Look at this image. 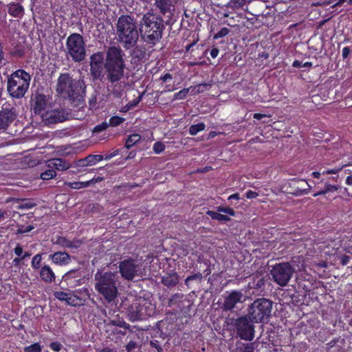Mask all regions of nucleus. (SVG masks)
<instances>
[{
  "instance_id": "obj_35",
  "label": "nucleus",
  "mask_w": 352,
  "mask_h": 352,
  "mask_svg": "<svg viewBox=\"0 0 352 352\" xmlns=\"http://www.w3.org/2000/svg\"><path fill=\"white\" fill-rule=\"evenodd\" d=\"M86 157L89 166H93L104 159L102 155H89Z\"/></svg>"
},
{
  "instance_id": "obj_50",
  "label": "nucleus",
  "mask_w": 352,
  "mask_h": 352,
  "mask_svg": "<svg viewBox=\"0 0 352 352\" xmlns=\"http://www.w3.org/2000/svg\"><path fill=\"white\" fill-rule=\"evenodd\" d=\"M36 204L30 201H24L19 206V209H31L34 208Z\"/></svg>"
},
{
  "instance_id": "obj_44",
  "label": "nucleus",
  "mask_w": 352,
  "mask_h": 352,
  "mask_svg": "<svg viewBox=\"0 0 352 352\" xmlns=\"http://www.w3.org/2000/svg\"><path fill=\"white\" fill-rule=\"evenodd\" d=\"M199 263H204L206 266V269L204 271V274L205 276H207L211 274V268H210V261L207 258H201L200 256L198 258Z\"/></svg>"
},
{
  "instance_id": "obj_40",
  "label": "nucleus",
  "mask_w": 352,
  "mask_h": 352,
  "mask_svg": "<svg viewBox=\"0 0 352 352\" xmlns=\"http://www.w3.org/2000/svg\"><path fill=\"white\" fill-rule=\"evenodd\" d=\"M56 175L55 170L53 168L48 169L41 174V178L43 180H48L54 178Z\"/></svg>"
},
{
  "instance_id": "obj_9",
  "label": "nucleus",
  "mask_w": 352,
  "mask_h": 352,
  "mask_svg": "<svg viewBox=\"0 0 352 352\" xmlns=\"http://www.w3.org/2000/svg\"><path fill=\"white\" fill-rule=\"evenodd\" d=\"M228 320L230 321L228 324L233 327L236 335L241 340L252 341L254 338V322L251 321L250 317L248 314Z\"/></svg>"
},
{
  "instance_id": "obj_16",
  "label": "nucleus",
  "mask_w": 352,
  "mask_h": 352,
  "mask_svg": "<svg viewBox=\"0 0 352 352\" xmlns=\"http://www.w3.org/2000/svg\"><path fill=\"white\" fill-rule=\"evenodd\" d=\"M242 296L241 292L238 290L227 292V294L223 296L224 299L221 309L225 311L232 310L236 305L241 301Z\"/></svg>"
},
{
  "instance_id": "obj_13",
  "label": "nucleus",
  "mask_w": 352,
  "mask_h": 352,
  "mask_svg": "<svg viewBox=\"0 0 352 352\" xmlns=\"http://www.w3.org/2000/svg\"><path fill=\"white\" fill-rule=\"evenodd\" d=\"M16 117L15 107L9 102L4 103L0 110V130L6 129Z\"/></svg>"
},
{
  "instance_id": "obj_62",
  "label": "nucleus",
  "mask_w": 352,
  "mask_h": 352,
  "mask_svg": "<svg viewBox=\"0 0 352 352\" xmlns=\"http://www.w3.org/2000/svg\"><path fill=\"white\" fill-rule=\"evenodd\" d=\"M239 199H240L239 194L237 192V193H234V194L230 195L228 198V200L229 201H230L231 204H232V200H234L236 202H238Z\"/></svg>"
},
{
  "instance_id": "obj_57",
  "label": "nucleus",
  "mask_w": 352,
  "mask_h": 352,
  "mask_svg": "<svg viewBox=\"0 0 352 352\" xmlns=\"http://www.w3.org/2000/svg\"><path fill=\"white\" fill-rule=\"evenodd\" d=\"M217 220L220 222L229 221H230V218L227 215H225V214H221L220 212H219L218 215H217Z\"/></svg>"
},
{
  "instance_id": "obj_38",
  "label": "nucleus",
  "mask_w": 352,
  "mask_h": 352,
  "mask_svg": "<svg viewBox=\"0 0 352 352\" xmlns=\"http://www.w3.org/2000/svg\"><path fill=\"white\" fill-rule=\"evenodd\" d=\"M189 92L190 89L184 88L173 95V100H183L186 98Z\"/></svg>"
},
{
  "instance_id": "obj_60",
  "label": "nucleus",
  "mask_w": 352,
  "mask_h": 352,
  "mask_svg": "<svg viewBox=\"0 0 352 352\" xmlns=\"http://www.w3.org/2000/svg\"><path fill=\"white\" fill-rule=\"evenodd\" d=\"M351 52V50L349 47H344L342 50V56L343 59H346L348 58Z\"/></svg>"
},
{
  "instance_id": "obj_53",
  "label": "nucleus",
  "mask_w": 352,
  "mask_h": 352,
  "mask_svg": "<svg viewBox=\"0 0 352 352\" xmlns=\"http://www.w3.org/2000/svg\"><path fill=\"white\" fill-rule=\"evenodd\" d=\"M125 347L127 352H131L137 347V344L135 341L131 340L126 344Z\"/></svg>"
},
{
  "instance_id": "obj_54",
  "label": "nucleus",
  "mask_w": 352,
  "mask_h": 352,
  "mask_svg": "<svg viewBox=\"0 0 352 352\" xmlns=\"http://www.w3.org/2000/svg\"><path fill=\"white\" fill-rule=\"evenodd\" d=\"M258 196V193L253 191L252 190H248L245 192V197L247 199H255Z\"/></svg>"
},
{
  "instance_id": "obj_3",
  "label": "nucleus",
  "mask_w": 352,
  "mask_h": 352,
  "mask_svg": "<svg viewBox=\"0 0 352 352\" xmlns=\"http://www.w3.org/2000/svg\"><path fill=\"white\" fill-rule=\"evenodd\" d=\"M138 23L134 16L122 14L116 23V34L118 41L124 48L129 50L136 45L139 38Z\"/></svg>"
},
{
  "instance_id": "obj_27",
  "label": "nucleus",
  "mask_w": 352,
  "mask_h": 352,
  "mask_svg": "<svg viewBox=\"0 0 352 352\" xmlns=\"http://www.w3.org/2000/svg\"><path fill=\"white\" fill-rule=\"evenodd\" d=\"M154 4L157 7L160 12L165 14L170 10V8L171 6L170 0H154Z\"/></svg>"
},
{
  "instance_id": "obj_25",
  "label": "nucleus",
  "mask_w": 352,
  "mask_h": 352,
  "mask_svg": "<svg viewBox=\"0 0 352 352\" xmlns=\"http://www.w3.org/2000/svg\"><path fill=\"white\" fill-rule=\"evenodd\" d=\"M345 165L336 166L333 168H326L324 167H320L319 168L318 171H314L312 173V176L314 178L319 179L320 175H324L327 174H337L338 172H340L342 169V168Z\"/></svg>"
},
{
  "instance_id": "obj_1",
  "label": "nucleus",
  "mask_w": 352,
  "mask_h": 352,
  "mask_svg": "<svg viewBox=\"0 0 352 352\" xmlns=\"http://www.w3.org/2000/svg\"><path fill=\"white\" fill-rule=\"evenodd\" d=\"M125 54L119 46H111L104 58L102 52L90 56V73L94 80L106 82L107 87L116 98H121L125 88Z\"/></svg>"
},
{
  "instance_id": "obj_49",
  "label": "nucleus",
  "mask_w": 352,
  "mask_h": 352,
  "mask_svg": "<svg viewBox=\"0 0 352 352\" xmlns=\"http://www.w3.org/2000/svg\"><path fill=\"white\" fill-rule=\"evenodd\" d=\"M340 263L343 265H347L351 260V256L346 254H341L338 256Z\"/></svg>"
},
{
  "instance_id": "obj_45",
  "label": "nucleus",
  "mask_w": 352,
  "mask_h": 352,
  "mask_svg": "<svg viewBox=\"0 0 352 352\" xmlns=\"http://www.w3.org/2000/svg\"><path fill=\"white\" fill-rule=\"evenodd\" d=\"M165 148L166 146L162 142L158 141L153 144V150L155 154H160L165 150Z\"/></svg>"
},
{
  "instance_id": "obj_14",
  "label": "nucleus",
  "mask_w": 352,
  "mask_h": 352,
  "mask_svg": "<svg viewBox=\"0 0 352 352\" xmlns=\"http://www.w3.org/2000/svg\"><path fill=\"white\" fill-rule=\"evenodd\" d=\"M31 110L35 115H41L45 111L47 104V98L42 92L36 91L31 98Z\"/></svg>"
},
{
  "instance_id": "obj_28",
  "label": "nucleus",
  "mask_w": 352,
  "mask_h": 352,
  "mask_svg": "<svg viewBox=\"0 0 352 352\" xmlns=\"http://www.w3.org/2000/svg\"><path fill=\"white\" fill-rule=\"evenodd\" d=\"M67 304L72 306V307H77L83 305L85 302V300H82L81 298L78 297V296L75 294H69L67 300L66 301Z\"/></svg>"
},
{
  "instance_id": "obj_64",
  "label": "nucleus",
  "mask_w": 352,
  "mask_h": 352,
  "mask_svg": "<svg viewBox=\"0 0 352 352\" xmlns=\"http://www.w3.org/2000/svg\"><path fill=\"white\" fill-rule=\"evenodd\" d=\"M219 53V50L217 47H212L210 52V54L212 58H215L217 57Z\"/></svg>"
},
{
  "instance_id": "obj_39",
  "label": "nucleus",
  "mask_w": 352,
  "mask_h": 352,
  "mask_svg": "<svg viewBox=\"0 0 352 352\" xmlns=\"http://www.w3.org/2000/svg\"><path fill=\"white\" fill-rule=\"evenodd\" d=\"M17 228H18L16 230V234H22L27 233V232L32 231L33 229H34V226H33V225H29V226L18 225Z\"/></svg>"
},
{
  "instance_id": "obj_47",
  "label": "nucleus",
  "mask_w": 352,
  "mask_h": 352,
  "mask_svg": "<svg viewBox=\"0 0 352 352\" xmlns=\"http://www.w3.org/2000/svg\"><path fill=\"white\" fill-rule=\"evenodd\" d=\"M197 89L195 92L200 94V93H203L207 90H209L212 85L210 83L204 82V83H200V84L197 85Z\"/></svg>"
},
{
  "instance_id": "obj_24",
  "label": "nucleus",
  "mask_w": 352,
  "mask_h": 352,
  "mask_svg": "<svg viewBox=\"0 0 352 352\" xmlns=\"http://www.w3.org/2000/svg\"><path fill=\"white\" fill-rule=\"evenodd\" d=\"M179 281V276L177 272L166 274L162 278V283L168 287L176 286Z\"/></svg>"
},
{
  "instance_id": "obj_7",
  "label": "nucleus",
  "mask_w": 352,
  "mask_h": 352,
  "mask_svg": "<svg viewBox=\"0 0 352 352\" xmlns=\"http://www.w3.org/2000/svg\"><path fill=\"white\" fill-rule=\"evenodd\" d=\"M273 302L267 298L255 300L248 309V315L255 323L267 324L272 316Z\"/></svg>"
},
{
  "instance_id": "obj_22",
  "label": "nucleus",
  "mask_w": 352,
  "mask_h": 352,
  "mask_svg": "<svg viewBox=\"0 0 352 352\" xmlns=\"http://www.w3.org/2000/svg\"><path fill=\"white\" fill-rule=\"evenodd\" d=\"M41 279L47 283H51L55 281L56 276L52 269L48 265H43L39 272Z\"/></svg>"
},
{
  "instance_id": "obj_2",
  "label": "nucleus",
  "mask_w": 352,
  "mask_h": 352,
  "mask_svg": "<svg viewBox=\"0 0 352 352\" xmlns=\"http://www.w3.org/2000/svg\"><path fill=\"white\" fill-rule=\"evenodd\" d=\"M86 87L83 79H74L69 73L60 74L57 80L56 91L72 102L84 100Z\"/></svg>"
},
{
  "instance_id": "obj_37",
  "label": "nucleus",
  "mask_w": 352,
  "mask_h": 352,
  "mask_svg": "<svg viewBox=\"0 0 352 352\" xmlns=\"http://www.w3.org/2000/svg\"><path fill=\"white\" fill-rule=\"evenodd\" d=\"M203 278V274L201 272H198L197 274H194L192 275L187 276V278L185 279V285L188 287V288L190 287V282L191 280H198L199 282H201Z\"/></svg>"
},
{
  "instance_id": "obj_12",
  "label": "nucleus",
  "mask_w": 352,
  "mask_h": 352,
  "mask_svg": "<svg viewBox=\"0 0 352 352\" xmlns=\"http://www.w3.org/2000/svg\"><path fill=\"white\" fill-rule=\"evenodd\" d=\"M315 188L316 191L313 194L314 197L324 195V197L329 201H332L337 197V196L335 195V193L339 189L342 191V193L346 194L348 196L349 195L346 188H342L339 185L331 184L328 180L322 179L320 183L315 186Z\"/></svg>"
},
{
  "instance_id": "obj_20",
  "label": "nucleus",
  "mask_w": 352,
  "mask_h": 352,
  "mask_svg": "<svg viewBox=\"0 0 352 352\" xmlns=\"http://www.w3.org/2000/svg\"><path fill=\"white\" fill-rule=\"evenodd\" d=\"M6 6L8 14L14 18L21 19L25 14V8L19 3L11 2Z\"/></svg>"
},
{
  "instance_id": "obj_34",
  "label": "nucleus",
  "mask_w": 352,
  "mask_h": 352,
  "mask_svg": "<svg viewBox=\"0 0 352 352\" xmlns=\"http://www.w3.org/2000/svg\"><path fill=\"white\" fill-rule=\"evenodd\" d=\"M42 254H36L32 260L31 266L34 270H38L41 268Z\"/></svg>"
},
{
  "instance_id": "obj_29",
  "label": "nucleus",
  "mask_w": 352,
  "mask_h": 352,
  "mask_svg": "<svg viewBox=\"0 0 352 352\" xmlns=\"http://www.w3.org/2000/svg\"><path fill=\"white\" fill-rule=\"evenodd\" d=\"M140 135L138 133H133L129 135L125 142V147L127 149L131 148L133 145L140 140Z\"/></svg>"
},
{
  "instance_id": "obj_30",
  "label": "nucleus",
  "mask_w": 352,
  "mask_h": 352,
  "mask_svg": "<svg viewBox=\"0 0 352 352\" xmlns=\"http://www.w3.org/2000/svg\"><path fill=\"white\" fill-rule=\"evenodd\" d=\"M253 343H239L236 345V352H254Z\"/></svg>"
},
{
  "instance_id": "obj_26",
  "label": "nucleus",
  "mask_w": 352,
  "mask_h": 352,
  "mask_svg": "<svg viewBox=\"0 0 352 352\" xmlns=\"http://www.w3.org/2000/svg\"><path fill=\"white\" fill-rule=\"evenodd\" d=\"M311 276L305 274H300L296 276V283L299 287H302L305 292L309 291L311 283L309 280Z\"/></svg>"
},
{
  "instance_id": "obj_8",
  "label": "nucleus",
  "mask_w": 352,
  "mask_h": 352,
  "mask_svg": "<svg viewBox=\"0 0 352 352\" xmlns=\"http://www.w3.org/2000/svg\"><path fill=\"white\" fill-rule=\"evenodd\" d=\"M155 305L150 300L142 297H136L128 307L127 311L130 320H144L155 313Z\"/></svg>"
},
{
  "instance_id": "obj_4",
  "label": "nucleus",
  "mask_w": 352,
  "mask_h": 352,
  "mask_svg": "<svg viewBox=\"0 0 352 352\" xmlns=\"http://www.w3.org/2000/svg\"><path fill=\"white\" fill-rule=\"evenodd\" d=\"M165 26L160 15L147 12L140 22V32L143 39L149 44L155 45L162 36Z\"/></svg>"
},
{
  "instance_id": "obj_23",
  "label": "nucleus",
  "mask_w": 352,
  "mask_h": 352,
  "mask_svg": "<svg viewBox=\"0 0 352 352\" xmlns=\"http://www.w3.org/2000/svg\"><path fill=\"white\" fill-rule=\"evenodd\" d=\"M50 256L52 262L56 265H64L71 262V256L66 252H56Z\"/></svg>"
},
{
  "instance_id": "obj_11",
  "label": "nucleus",
  "mask_w": 352,
  "mask_h": 352,
  "mask_svg": "<svg viewBox=\"0 0 352 352\" xmlns=\"http://www.w3.org/2000/svg\"><path fill=\"white\" fill-rule=\"evenodd\" d=\"M294 268L289 262H282L272 266L270 274L272 280L281 287L286 286L294 273Z\"/></svg>"
},
{
  "instance_id": "obj_51",
  "label": "nucleus",
  "mask_w": 352,
  "mask_h": 352,
  "mask_svg": "<svg viewBox=\"0 0 352 352\" xmlns=\"http://www.w3.org/2000/svg\"><path fill=\"white\" fill-rule=\"evenodd\" d=\"M69 294L64 292H56L54 294L55 297L60 301H67Z\"/></svg>"
},
{
  "instance_id": "obj_59",
  "label": "nucleus",
  "mask_w": 352,
  "mask_h": 352,
  "mask_svg": "<svg viewBox=\"0 0 352 352\" xmlns=\"http://www.w3.org/2000/svg\"><path fill=\"white\" fill-rule=\"evenodd\" d=\"M69 186L73 189H80L82 188V182H70Z\"/></svg>"
},
{
  "instance_id": "obj_61",
  "label": "nucleus",
  "mask_w": 352,
  "mask_h": 352,
  "mask_svg": "<svg viewBox=\"0 0 352 352\" xmlns=\"http://www.w3.org/2000/svg\"><path fill=\"white\" fill-rule=\"evenodd\" d=\"M218 213H219V212L217 210V212H215L213 210H208L206 212V214L208 215L209 217H210L211 219L213 220H217Z\"/></svg>"
},
{
  "instance_id": "obj_31",
  "label": "nucleus",
  "mask_w": 352,
  "mask_h": 352,
  "mask_svg": "<svg viewBox=\"0 0 352 352\" xmlns=\"http://www.w3.org/2000/svg\"><path fill=\"white\" fill-rule=\"evenodd\" d=\"M206 128V124L204 122H200L196 124H192L189 128V133L191 135H195L199 132L204 131Z\"/></svg>"
},
{
  "instance_id": "obj_18",
  "label": "nucleus",
  "mask_w": 352,
  "mask_h": 352,
  "mask_svg": "<svg viewBox=\"0 0 352 352\" xmlns=\"http://www.w3.org/2000/svg\"><path fill=\"white\" fill-rule=\"evenodd\" d=\"M47 166L57 170L63 171L69 169L72 165L69 162L65 159L53 158L47 161Z\"/></svg>"
},
{
  "instance_id": "obj_41",
  "label": "nucleus",
  "mask_w": 352,
  "mask_h": 352,
  "mask_svg": "<svg viewBox=\"0 0 352 352\" xmlns=\"http://www.w3.org/2000/svg\"><path fill=\"white\" fill-rule=\"evenodd\" d=\"M109 127V124L106 121L96 125L92 130V135L105 131Z\"/></svg>"
},
{
  "instance_id": "obj_43",
  "label": "nucleus",
  "mask_w": 352,
  "mask_h": 352,
  "mask_svg": "<svg viewBox=\"0 0 352 352\" xmlns=\"http://www.w3.org/2000/svg\"><path fill=\"white\" fill-rule=\"evenodd\" d=\"M217 210L219 212H223L232 217H234L236 215V212L230 207H224L220 206L217 207Z\"/></svg>"
},
{
  "instance_id": "obj_48",
  "label": "nucleus",
  "mask_w": 352,
  "mask_h": 352,
  "mask_svg": "<svg viewBox=\"0 0 352 352\" xmlns=\"http://www.w3.org/2000/svg\"><path fill=\"white\" fill-rule=\"evenodd\" d=\"M97 96L96 94H93L89 99V106L90 109H97Z\"/></svg>"
},
{
  "instance_id": "obj_19",
  "label": "nucleus",
  "mask_w": 352,
  "mask_h": 352,
  "mask_svg": "<svg viewBox=\"0 0 352 352\" xmlns=\"http://www.w3.org/2000/svg\"><path fill=\"white\" fill-rule=\"evenodd\" d=\"M293 187L294 190L292 193L296 196L307 195L310 189V186L304 179L294 180Z\"/></svg>"
},
{
  "instance_id": "obj_58",
  "label": "nucleus",
  "mask_w": 352,
  "mask_h": 352,
  "mask_svg": "<svg viewBox=\"0 0 352 352\" xmlns=\"http://www.w3.org/2000/svg\"><path fill=\"white\" fill-rule=\"evenodd\" d=\"M25 54V52L22 49H16L12 52V55L17 57H23Z\"/></svg>"
},
{
  "instance_id": "obj_46",
  "label": "nucleus",
  "mask_w": 352,
  "mask_h": 352,
  "mask_svg": "<svg viewBox=\"0 0 352 352\" xmlns=\"http://www.w3.org/2000/svg\"><path fill=\"white\" fill-rule=\"evenodd\" d=\"M230 32L228 28H223L214 35V39H218L227 36Z\"/></svg>"
},
{
  "instance_id": "obj_6",
  "label": "nucleus",
  "mask_w": 352,
  "mask_h": 352,
  "mask_svg": "<svg viewBox=\"0 0 352 352\" xmlns=\"http://www.w3.org/2000/svg\"><path fill=\"white\" fill-rule=\"evenodd\" d=\"M31 76L25 70L19 69L8 77L7 91L12 98L21 99L28 91Z\"/></svg>"
},
{
  "instance_id": "obj_33",
  "label": "nucleus",
  "mask_w": 352,
  "mask_h": 352,
  "mask_svg": "<svg viewBox=\"0 0 352 352\" xmlns=\"http://www.w3.org/2000/svg\"><path fill=\"white\" fill-rule=\"evenodd\" d=\"M265 283V279L264 277H259L256 276L253 278L252 287L257 289H261L264 287Z\"/></svg>"
},
{
  "instance_id": "obj_21",
  "label": "nucleus",
  "mask_w": 352,
  "mask_h": 352,
  "mask_svg": "<svg viewBox=\"0 0 352 352\" xmlns=\"http://www.w3.org/2000/svg\"><path fill=\"white\" fill-rule=\"evenodd\" d=\"M55 243L63 248L69 249H78L82 245V242L78 239H74L71 241L65 236H60L57 237Z\"/></svg>"
},
{
  "instance_id": "obj_42",
  "label": "nucleus",
  "mask_w": 352,
  "mask_h": 352,
  "mask_svg": "<svg viewBox=\"0 0 352 352\" xmlns=\"http://www.w3.org/2000/svg\"><path fill=\"white\" fill-rule=\"evenodd\" d=\"M89 164L88 163V160H87V157H84L82 159H80L75 162V167L78 169V171H82V168L89 166Z\"/></svg>"
},
{
  "instance_id": "obj_17",
  "label": "nucleus",
  "mask_w": 352,
  "mask_h": 352,
  "mask_svg": "<svg viewBox=\"0 0 352 352\" xmlns=\"http://www.w3.org/2000/svg\"><path fill=\"white\" fill-rule=\"evenodd\" d=\"M50 124L62 122L67 119V114L63 109H56L47 112L43 118Z\"/></svg>"
},
{
  "instance_id": "obj_56",
  "label": "nucleus",
  "mask_w": 352,
  "mask_h": 352,
  "mask_svg": "<svg viewBox=\"0 0 352 352\" xmlns=\"http://www.w3.org/2000/svg\"><path fill=\"white\" fill-rule=\"evenodd\" d=\"M14 252L16 256H22L23 252L22 246L18 243L14 249Z\"/></svg>"
},
{
  "instance_id": "obj_15",
  "label": "nucleus",
  "mask_w": 352,
  "mask_h": 352,
  "mask_svg": "<svg viewBox=\"0 0 352 352\" xmlns=\"http://www.w3.org/2000/svg\"><path fill=\"white\" fill-rule=\"evenodd\" d=\"M138 265L133 258L125 259L120 263L119 270L122 276L128 280H133L137 274Z\"/></svg>"
},
{
  "instance_id": "obj_36",
  "label": "nucleus",
  "mask_w": 352,
  "mask_h": 352,
  "mask_svg": "<svg viewBox=\"0 0 352 352\" xmlns=\"http://www.w3.org/2000/svg\"><path fill=\"white\" fill-rule=\"evenodd\" d=\"M24 352H41L42 346L38 342H35L29 346H25Z\"/></svg>"
},
{
  "instance_id": "obj_5",
  "label": "nucleus",
  "mask_w": 352,
  "mask_h": 352,
  "mask_svg": "<svg viewBox=\"0 0 352 352\" xmlns=\"http://www.w3.org/2000/svg\"><path fill=\"white\" fill-rule=\"evenodd\" d=\"M94 279V288L99 295L107 303L114 302L118 294L116 274L110 271H98Z\"/></svg>"
},
{
  "instance_id": "obj_63",
  "label": "nucleus",
  "mask_w": 352,
  "mask_h": 352,
  "mask_svg": "<svg viewBox=\"0 0 352 352\" xmlns=\"http://www.w3.org/2000/svg\"><path fill=\"white\" fill-rule=\"evenodd\" d=\"M119 153H120V150L116 149V151H113L111 153L106 155V156L104 157V160H109L111 159L112 157L118 155Z\"/></svg>"
},
{
  "instance_id": "obj_32",
  "label": "nucleus",
  "mask_w": 352,
  "mask_h": 352,
  "mask_svg": "<svg viewBox=\"0 0 352 352\" xmlns=\"http://www.w3.org/2000/svg\"><path fill=\"white\" fill-rule=\"evenodd\" d=\"M125 119L122 117L118 116H113L110 118L109 120V122L107 124H109V126H118L120 124H122L124 122Z\"/></svg>"
},
{
  "instance_id": "obj_55",
  "label": "nucleus",
  "mask_w": 352,
  "mask_h": 352,
  "mask_svg": "<svg viewBox=\"0 0 352 352\" xmlns=\"http://www.w3.org/2000/svg\"><path fill=\"white\" fill-rule=\"evenodd\" d=\"M150 345L156 349L157 352H162L163 349L162 348V346L158 344V341L157 340H151L150 342Z\"/></svg>"
},
{
  "instance_id": "obj_10",
  "label": "nucleus",
  "mask_w": 352,
  "mask_h": 352,
  "mask_svg": "<svg viewBox=\"0 0 352 352\" xmlns=\"http://www.w3.org/2000/svg\"><path fill=\"white\" fill-rule=\"evenodd\" d=\"M66 49L68 55L74 62L82 61L86 56V50L82 36L78 33H72L67 38Z\"/></svg>"
},
{
  "instance_id": "obj_52",
  "label": "nucleus",
  "mask_w": 352,
  "mask_h": 352,
  "mask_svg": "<svg viewBox=\"0 0 352 352\" xmlns=\"http://www.w3.org/2000/svg\"><path fill=\"white\" fill-rule=\"evenodd\" d=\"M62 347H63V345L57 342V341H55V342H52L50 344V348L53 351H55V352H59L61 351L62 349Z\"/></svg>"
}]
</instances>
